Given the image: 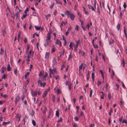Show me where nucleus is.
Here are the masks:
<instances>
[{
  "instance_id": "f257e3e1",
  "label": "nucleus",
  "mask_w": 127,
  "mask_h": 127,
  "mask_svg": "<svg viewBox=\"0 0 127 127\" xmlns=\"http://www.w3.org/2000/svg\"><path fill=\"white\" fill-rule=\"evenodd\" d=\"M48 75V74L46 72L45 75H43L42 76L39 77V79H40L42 81H43L44 80H46V78L47 77Z\"/></svg>"
},
{
  "instance_id": "f03ea898",
  "label": "nucleus",
  "mask_w": 127,
  "mask_h": 127,
  "mask_svg": "<svg viewBox=\"0 0 127 127\" xmlns=\"http://www.w3.org/2000/svg\"><path fill=\"white\" fill-rule=\"evenodd\" d=\"M46 43H45L44 44V45L45 47H47L48 45H49V44L51 42V41L49 40H46Z\"/></svg>"
},
{
  "instance_id": "7ed1b4c3",
  "label": "nucleus",
  "mask_w": 127,
  "mask_h": 127,
  "mask_svg": "<svg viewBox=\"0 0 127 127\" xmlns=\"http://www.w3.org/2000/svg\"><path fill=\"white\" fill-rule=\"evenodd\" d=\"M56 70L55 69H53L50 68L49 69V73H52V74H53L54 75V72H56Z\"/></svg>"
},
{
  "instance_id": "20e7f679",
  "label": "nucleus",
  "mask_w": 127,
  "mask_h": 127,
  "mask_svg": "<svg viewBox=\"0 0 127 127\" xmlns=\"http://www.w3.org/2000/svg\"><path fill=\"white\" fill-rule=\"evenodd\" d=\"M51 33V32H49L48 33L47 35L46 36V39L50 40L51 38V37L50 35V34Z\"/></svg>"
},
{
  "instance_id": "39448f33",
  "label": "nucleus",
  "mask_w": 127,
  "mask_h": 127,
  "mask_svg": "<svg viewBox=\"0 0 127 127\" xmlns=\"http://www.w3.org/2000/svg\"><path fill=\"white\" fill-rule=\"evenodd\" d=\"M56 44L60 47L61 46V41L57 39L56 41Z\"/></svg>"
},
{
  "instance_id": "423d86ee",
  "label": "nucleus",
  "mask_w": 127,
  "mask_h": 127,
  "mask_svg": "<svg viewBox=\"0 0 127 127\" xmlns=\"http://www.w3.org/2000/svg\"><path fill=\"white\" fill-rule=\"evenodd\" d=\"M20 100V97L18 95L16 97L15 100V103L16 104L17 102H18Z\"/></svg>"
},
{
  "instance_id": "0eeeda50",
  "label": "nucleus",
  "mask_w": 127,
  "mask_h": 127,
  "mask_svg": "<svg viewBox=\"0 0 127 127\" xmlns=\"http://www.w3.org/2000/svg\"><path fill=\"white\" fill-rule=\"evenodd\" d=\"M76 45L75 46V48L74 49V50L76 51L77 50V48L78 47V45L79 44V42L78 41H76Z\"/></svg>"
},
{
  "instance_id": "6e6552de",
  "label": "nucleus",
  "mask_w": 127,
  "mask_h": 127,
  "mask_svg": "<svg viewBox=\"0 0 127 127\" xmlns=\"http://www.w3.org/2000/svg\"><path fill=\"white\" fill-rule=\"evenodd\" d=\"M69 15H70V18L71 20H74V18H75V16L73 13H70Z\"/></svg>"
},
{
  "instance_id": "1a4fd4ad",
  "label": "nucleus",
  "mask_w": 127,
  "mask_h": 127,
  "mask_svg": "<svg viewBox=\"0 0 127 127\" xmlns=\"http://www.w3.org/2000/svg\"><path fill=\"white\" fill-rule=\"evenodd\" d=\"M64 14L67 15L68 17H69V16L70 13L67 10L64 12Z\"/></svg>"
},
{
  "instance_id": "9d476101",
  "label": "nucleus",
  "mask_w": 127,
  "mask_h": 127,
  "mask_svg": "<svg viewBox=\"0 0 127 127\" xmlns=\"http://www.w3.org/2000/svg\"><path fill=\"white\" fill-rule=\"evenodd\" d=\"M38 85L40 86V87H42V83L40 79H39L38 80Z\"/></svg>"
},
{
  "instance_id": "9b49d317",
  "label": "nucleus",
  "mask_w": 127,
  "mask_h": 127,
  "mask_svg": "<svg viewBox=\"0 0 127 127\" xmlns=\"http://www.w3.org/2000/svg\"><path fill=\"white\" fill-rule=\"evenodd\" d=\"M48 94V93L47 91H45L43 94L42 97L43 98L45 97Z\"/></svg>"
},
{
  "instance_id": "f8f14e48",
  "label": "nucleus",
  "mask_w": 127,
  "mask_h": 127,
  "mask_svg": "<svg viewBox=\"0 0 127 127\" xmlns=\"http://www.w3.org/2000/svg\"><path fill=\"white\" fill-rule=\"evenodd\" d=\"M88 6H89V8L90 9H91L93 11H95V8L93 7V6H92V5H89V4H88Z\"/></svg>"
},
{
  "instance_id": "ddd939ff",
  "label": "nucleus",
  "mask_w": 127,
  "mask_h": 127,
  "mask_svg": "<svg viewBox=\"0 0 127 127\" xmlns=\"http://www.w3.org/2000/svg\"><path fill=\"white\" fill-rule=\"evenodd\" d=\"M16 117L17 118H18V121H19L20 120V115L19 113H18L16 116Z\"/></svg>"
},
{
  "instance_id": "4468645a",
  "label": "nucleus",
  "mask_w": 127,
  "mask_h": 127,
  "mask_svg": "<svg viewBox=\"0 0 127 127\" xmlns=\"http://www.w3.org/2000/svg\"><path fill=\"white\" fill-rule=\"evenodd\" d=\"M56 116H57L58 117H59V110H57L56 111Z\"/></svg>"
},
{
  "instance_id": "2eb2a0df",
  "label": "nucleus",
  "mask_w": 127,
  "mask_h": 127,
  "mask_svg": "<svg viewBox=\"0 0 127 127\" xmlns=\"http://www.w3.org/2000/svg\"><path fill=\"white\" fill-rule=\"evenodd\" d=\"M49 56V53L46 52L45 54V58L47 59L48 58Z\"/></svg>"
},
{
  "instance_id": "dca6fc26",
  "label": "nucleus",
  "mask_w": 127,
  "mask_h": 127,
  "mask_svg": "<svg viewBox=\"0 0 127 127\" xmlns=\"http://www.w3.org/2000/svg\"><path fill=\"white\" fill-rule=\"evenodd\" d=\"M94 75L95 74L93 72L92 73V79L93 81H94Z\"/></svg>"
},
{
  "instance_id": "f3484780",
  "label": "nucleus",
  "mask_w": 127,
  "mask_h": 127,
  "mask_svg": "<svg viewBox=\"0 0 127 127\" xmlns=\"http://www.w3.org/2000/svg\"><path fill=\"white\" fill-rule=\"evenodd\" d=\"M11 70V67H10V65L8 64V66L7 67V70L8 71H9L10 70Z\"/></svg>"
},
{
  "instance_id": "a211bd4d",
  "label": "nucleus",
  "mask_w": 127,
  "mask_h": 127,
  "mask_svg": "<svg viewBox=\"0 0 127 127\" xmlns=\"http://www.w3.org/2000/svg\"><path fill=\"white\" fill-rule=\"evenodd\" d=\"M72 43L71 42L69 45V46L70 47V48H69L70 50L71 49V50H72L73 49V46H72Z\"/></svg>"
},
{
  "instance_id": "6ab92c4d",
  "label": "nucleus",
  "mask_w": 127,
  "mask_h": 127,
  "mask_svg": "<svg viewBox=\"0 0 127 127\" xmlns=\"http://www.w3.org/2000/svg\"><path fill=\"white\" fill-rule=\"evenodd\" d=\"M31 53H32V50H30V51H29V54L27 53V54L28 55H29L30 57V56L32 57L33 56V53H32V54H31Z\"/></svg>"
},
{
  "instance_id": "aec40b11",
  "label": "nucleus",
  "mask_w": 127,
  "mask_h": 127,
  "mask_svg": "<svg viewBox=\"0 0 127 127\" xmlns=\"http://www.w3.org/2000/svg\"><path fill=\"white\" fill-rule=\"evenodd\" d=\"M108 97L109 99L110 100L112 98V96H111V94L109 93L108 95Z\"/></svg>"
},
{
  "instance_id": "412c9836",
  "label": "nucleus",
  "mask_w": 127,
  "mask_h": 127,
  "mask_svg": "<svg viewBox=\"0 0 127 127\" xmlns=\"http://www.w3.org/2000/svg\"><path fill=\"white\" fill-rule=\"evenodd\" d=\"M116 28L118 30H119L120 28V25L119 24H118L116 27Z\"/></svg>"
},
{
  "instance_id": "4be33fe9",
  "label": "nucleus",
  "mask_w": 127,
  "mask_h": 127,
  "mask_svg": "<svg viewBox=\"0 0 127 127\" xmlns=\"http://www.w3.org/2000/svg\"><path fill=\"white\" fill-rule=\"evenodd\" d=\"M32 95L33 96H36L37 95V92H34L32 94Z\"/></svg>"
},
{
  "instance_id": "5701e85b",
  "label": "nucleus",
  "mask_w": 127,
  "mask_h": 127,
  "mask_svg": "<svg viewBox=\"0 0 127 127\" xmlns=\"http://www.w3.org/2000/svg\"><path fill=\"white\" fill-rule=\"evenodd\" d=\"M35 28L37 30H40L41 28L40 27H38L37 26H35Z\"/></svg>"
},
{
  "instance_id": "b1692460",
  "label": "nucleus",
  "mask_w": 127,
  "mask_h": 127,
  "mask_svg": "<svg viewBox=\"0 0 127 127\" xmlns=\"http://www.w3.org/2000/svg\"><path fill=\"white\" fill-rule=\"evenodd\" d=\"M53 65H55V64H56L57 62L56 61V59H54L53 61Z\"/></svg>"
},
{
  "instance_id": "393cba45",
  "label": "nucleus",
  "mask_w": 127,
  "mask_h": 127,
  "mask_svg": "<svg viewBox=\"0 0 127 127\" xmlns=\"http://www.w3.org/2000/svg\"><path fill=\"white\" fill-rule=\"evenodd\" d=\"M11 17L13 18L14 19L15 16L16 14H15L14 12L13 13L11 14Z\"/></svg>"
},
{
  "instance_id": "a878e982",
  "label": "nucleus",
  "mask_w": 127,
  "mask_h": 127,
  "mask_svg": "<svg viewBox=\"0 0 127 127\" xmlns=\"http://www.w3.org/2000/svg\"><path fill=\"white\" fill-rule=\"evenodd\" d=\"M72 56H71V53L70 54L69 56V57L68 59V60L69 61L72 58Z\"/></svg>"
},
{
  "instance_id": "bb28decb",
  "label": "nucleus",
  "mask_w": 127,
  "mask_h": 127,
  "mask_svg": "<svg viewBox=\"0 0 127 127\" xmlns=\"http://www.w3.org/2000/svg\"><path fill=\"white\" fill-rule=\"evenodd\" d=\"M124 33L125 34V36H126V38H127V35L126 32V29L125 28H124Z\"/></svg>"
},
{
  "instance_id": "cd10ccee",
  "label": "nucleus",
  "mask_w": 127,
  "mask_h": 127,
  "mask_svg": "<svg viewBox=\"0 0 127 127\" xmlns=\"http://www.w3.org/2000/svg\"><path fill=\"white\" fill-rule=\"evenodd\" d=\"M50 16L51 15L50 14H47L45 15L47 19V20L48 19V18L50 17Z\"/></svg>"
},
{
  "instance_id": "c85d7f7f",
  "label": "nucleus",
  "mask_w": 127,
  "mask_h": 127,
  "mask_svg": "<svg viewBox=\"0 0 127 127\" xmlns=\"http://www.w3.org/2000/svg\"><path fill=\"white\" fill-rule=\"evenodd\" d=\"M16 15L17 18L19 19L20 17L19 14V12H17V13H16Z\"/></svg>"
},
{
  "instance_id": "c756f323",
  "label": "nucleus",
  "mask_w": 127,
  "mask_h": 127,
  "mask_svg": "<svg viewBox=\"0 0 127 127\" xmlns=\"http://www.w3.org/2000/svg\"><path fill=\"white\" fill-rule=\"evenodd\" d=\"M2 35L3 36H4L6 34V31L5 30H4L2 31Z\"/></svg>"
},
{
  "instance_id": "7c9ffc66",
  "label": "nucleus",
  "mask_w": 127,
  "mask_h": 127,
  "mask_svg": "<svg viewBox=\"0 0 127 127\" xmlns=\"http://www.w3.org/2000/svg\"><path fill=\"white\" fill-rule=\"evenodd\" d=\"M64 50L63 52H61L60 53V56H61L64 55Z\"/></svg>"
},
{
  "instance_id": "2f4dec72",
  "label": "nucleus",
  "mask_w": 127,
  "mask_h": 127,
  "mask_svg": "<svg viewBox=\"0 0 127 127\" xmlns=\"http://www.w3.org/2000/svg\"><path fill=\"white\" fill-rule=\"evenodd\" d=\"M32 122L33 126H35V121L33 120H32Z\"/></svg>"
},
{
  "instance_id": "473e14b6",
  "label": "nucleus",
  "mask_w": 127,
  "mask_h": 127,
  "mask_svg": "<svg viewBox=\"0 0 127 127\" xmlns=\"http://www.w3.org/2000/svg\"><path fill=\"white\" fill-rule=\"evenodd\" d=\"M27 16V15L26 14L25 15H24L21 18V19L22 20H23L24 18H25Z\"/></svg>"
},
{
  "instance_id": "72a5a7b5",
  "label": "nucleus",
  "mask_w": 127,
  "mask_h": 127,
  "mask_svg": "<svg viewBox=\"0 0 127 127\" xmlns=\"http://www.w3.org/2000/svg\"><path fill=\"white\" fill-rule=\"evenodd\" d=\"M122 63L123 67H124V66H125V63L123 59L122 60Z\"/></svg>"
},
{
  "instance_id": "f704fd0d",
  "label": "nucleus",
  "mask_w": 127,
  "mask_h": 127,
  "mask_svg": "<svg viewBox=\"0 0 127 127\" xmlns=\"http://www.w3.org/2000/svg\"><path fill=\"white\" fill-rule=\"evenodd\" d=\"M56 1L57 3L60 4L61 5L62 4V3L60 2L59 0H56Z\"/></svg>"
},
{
  "instance_id": "c9c22d12",
  "label": "nucleus",
  "mask_w": 127,
  "mask_h": 127,
  "mask_svg": "<svg viewBox=\"0 0 127 127\" xmlns=\"http://www.w3.org/2000/svg\"><path fill=\"white\" fill-rule=\"evenodd\" d=\"M4 51L3 50L2 48H1L0 51V54L1 55L3 53Z\"/></svg>"
},
{
  "instance_id": "e433bc0d",
  "label": "nucleus",
  "mask_w": 127,
  "mask_h": 127,
  "mask_svg": "<svg viewBox=\"0 0 127 127\" xmlns=\"http://www.w3.org/2000/svg\"><path fill=\"white\" fill-rule=\"evenodd\" d=\"M83 64H82L79 66V71H80V70L81 69H82V67H83Z\"/></svg>"
},
{
  "instance_id": "4c0bfd02",
  "label": "nucleus",
  "mask_w": 127,
  "mask_h": 127,
  "mask_svg": "<svg viewBox=\"0 0 127 127\" xmlns=\"http://www.w3.org/2000/svg\"><path fill=\"white\" fill-rule=\"evenodd\" d=\"M30 74V72H27L25 75V77L26 78L27 77V76L29 75Z\"/></svg>"
},
{
  "instance_id": "58836bf2",
  "label": "nucleus",
  "mask_w": 127,
  "mask_h": 127,
  "mask_svg": "<svg viewBox=\"0 0 127 127\" xmlns=\"http://www.w3.org/2000/svg\"><path fill=\"white\" fill-rule=\"evenodd\" d=\"M78 26L77 25H76V27L75 28V30H76L77 31H78Z\"/></svg>"
},
{
  "instance_id": "ea45409f",
  "label": "nucleus",
  "mask_w": 127,
  "mask_h": 127,
  "mask_svg": "<svg viewBox=\"0 0 127 127\" xmlns=\"http://www.w3.org/2000/svg\"><path fill=\"white\" fill-rule=\"evenodd\" d=\"M30 58V57L29 56V55H28L27 57V59H26V60L28 62H29L30 61V60L29 59Z\"/></svg>"
},
{
  "instance_id": "a19ab883",
  "label": "nucleus",
  "mask_w": 127,
  "mask_h": 127,
  "mask_svg": "<svg viewBox=\"0 0 127 127\" xmlns=\"http://www.w3.org/2000/svg\"><path fill=\"white\" fill-rule=\"evenodd\" d=\"M114 42V40L113 39H111L110 41L109 42V44H112Z\"/></svg>"
},
{
  "instance_id": "79ce46f5",
  "label": "nucleus",
  "mask_w": 127,
  "mask_h": 127,
  "mask_svg": "<svg viewBox=\"0 0 127 127\" xmlns=\"http://www.w3.org/2000/svg\"><path fill=\"white\" fill-rule=\"evenodd\" d=\"M72 125L74 127H76L77 126V124H76L74 123L72 124Z\"/></svg>"
},
{
  "instance_id": "37998d69",
  "label": "nucleus",
  "mask_w": 127,
  "mask_h": 127,
  "mask_svg": "<svg viewBox=\"0 0 127 127\" xmlns=\"http://www.w3.org/2000/svg\"><path fill=\"white\" fill-rule=\"evenodd\" d=\"M75 120L76 121H78V118L77 117H76L74 118Z\"/></svg>"
},
{
  "instance_id": "c03bdc74",
  "label": "nucleus",
  "mask_w": 127,
  "mask_h": 127,
  "mask_svg": "<svg viewBox=\"0 0 127 127\" xmlns=\"http://www.w3.org/2000/svg\"><path fill=\"white\" fill-rule=\"evenodd\" d=\"M123 7L125 9L127 7V5L126 4L125 2H124L123 4Z\"/></svg>"
},
{
  "instance_id": "a18cd8bd",
  "label": "nucleus",
  "mask_w": 127,
  "mask_h": 127,
  "mask_svg": "<svg viewBox=\"0 0 127 127\" xmlns=\"http://www.w3.org/2000/svg\"><path fill=\"white\" fill-rule=\"evenodd\" d=\"M52 97H53L52 99H53V101L54 102H55V96L54 95H53Z\"/></svg>"
},
{
  "instance_id": "49530a36",
  "label": "nucleus",
  "mask_w": 127,
  "mask_h": 127,
  "mask_svg": "<svg viewBox=\"0 0 127 127\" xmlns=\"http://www.w3.org/2000/svg\"><path fill=\"white\" fill-rule=\"evenodd\" d=\"M93 45L95 48H98V46L97 45H96L95 44H93Z\"/></svg>"
},
{
  "instance_id": "de8ad7c7",
  "label": "nucleus",
  "mask_w": 127,
  "mask_h": 127,
  "mask_svg": "<svg viewBox=\"0 0 127 127\" xmlns=\"http://www.w3.org/2000/svg\"><path fill=\"white\" fill-rule=\"evenodd\" d=\"M113 74L111 75L112 78H113V76L114 75V72L113 71H112Z\"/></svg>"
},
{
  "instance_id": "09e8293b",
  "label": "nucleus",
  "mask_w": 127,
  "mask_h": 127,
  "mask_svg": "<svg viewBox=\"0 0 127 127\" xmlns=\"http://www.w3.org/2000/svg\"><path fill=\"white\" fill-rule=\"evenodd\" d=\"M97 85L98 86H99L101 84V82H100L99 81H98L97 83Z\"/></svg>"
},
{
  "instance_id": "8fccbe9b",
  "label": "nucleus",
  "mask_w": 127,
  "mask_h": 127,
  "mask_svg": "<svg viewBox=\"0 0 127 127\" xmlns=\"http://www.w3.org/2000/svg\"><path fill=\"white\" fill-rule=\"evenodd\" d=\"M25 97V96L24 95H23L21 97V99H22V101L24 99V98Z\"/></svg>"
},
{
  "instance_id": "3c124183",
  "label": "nucleus",
  "mask_w": 127,
  "mask_h": 127,
  "mask_svg": "<svg viewBox=\"0 0 127 127\" xmlns=\"http://www.w3.org/2000/svg\"><path fill=\"white\" fill-rule=\"evenodd\" d=\"M100 72L101 75V76H103V75H104L103 72V71H102V70H100Z\"/></svg>"
},
{
  "instance_id": "603ef678",
  "label": "nucleus",
  "mask_w": 127,
  "mask_h": 127,
  "mask_svg": "<svg viewBox=\"0 0 127 127\" xmlns=\"http://www.w3.org/2000/svg\"><path fill=\"white\" fill-rule=\"evenodd\" d=\"M7 124L6 122H3L2 124V126H4Z\"/></svg>"
},
{
  "instance_id": "864d4df0",
  "label": "nucleus",
  "mask_w": 127,
  "mask_h": 127,
  "mask_svg": "<svg viewBox=\"0 0 127 127\" xmlns=\"http://www.w3.org/2000/svg\"><path fill=\"white\" fill-rule=\"evenodd\" d=\"M92 92H93V90H91V91L90 92V97H91V96H92Z\"/></svg>"
},
{
  "instance_id": "5fc2aeb1",
  "label": "nucleus",
  "mask_w": 127,
  "mask_h": 127,
  "mask_svg": "<svg viewBox=\"0 0 127 127\" xmlns=\"http://www.w3.org/2000/svg\"><path fill=\"white\" fill-rule=\"evenodd\" d=\"M125 123L126 124H127V121L125 120H123L122 123Z\"/></svg>"
},
{
  "instance_id": "6e6d98bb",
  "label": "nucleus",
  "mask_w": 127,
  "mask_h": 127,
  "mask_svg": "<svg viewBox=\"0 0 127 127\" xmlns=\"http://www.w3.org/2000/svg\"><path fill=\"white\" fill-rule=\"evenodd\" d=\"M29 9L28 8H26V10L24 12L25 13H26L28 11Z\"/></svg>"
},
{
  "instance_id": "4d7b16f0",
  "label": "nucleus",
  "mask_w": 127,
  "mask_h": 127,
  "mask_svg": "<svg viewBox=\"0 0 127 127\" xmlns=\"http://www.w3.org/2000/svg\"><path fill=\"white\" fill-rule=\"evenodd\" d=\"M14 73L16 75H17L18 74L17 71V69L15 70L14 71Z\"/></svg>"
},
{
  "instance_id": "13d9d810",
  "label": "nucleus",
  "mask_w": 127,
  "mask_h": 127,
  "mask_svg": "<svg viewBox=\"0 0 127 127\" xmlns=\"http://www.w3.org/2000/svg\"><path fill=\"white\" fill-rule=\"evenodd\" d=\"M43 75H43V74L41 72H40V73L39 74V77H40L41 76H43Z\"/></svg>"
},
{
  "instance_id": "bf43d9fd",
  "label": "nucleus",
  "mask_w": 127,
  "mask_h": 127,
  "mask_svg": "<svg viewBox=\"0 0 127 127\" xmlns=\"http://www.w3.org/2000/svg\"><path fill=\"white\" fill-rule=\"evenodd\" d=\"M57 94H59L60 93V91L59 89H58L57 90Z\"/></svg>"
},
{
  "instance_id": "052dcab7",
  "label": "nucleus",
  "mask_w": 127,
  "mask_h": 127,
  "mask_svg": "<svg viewBox=\"0 0 127 127\" xmlns=\"http://www.w3.org/2000/svg\"><path fill=\"white\" fill-rule=\"evenodd\" d=\"M64 23V22L63 21H62V22L61 23V25H60V27L61 28H62V27L63 26V24Z\"/></svg>"
},
{
  "instance_id": "680f3d73",
  "label": "nucleus",
  "mask_w": 127,
  "mask_h": 127,
  "mask_svg": "<svg viewBox=\"0 0 127 127\" xmlns=\"http://www.w3.org/2000/svg\"><path fill=\"white\" fill-rule=\"evenodd\" d=\"M72 29V27L70 26L68 28L67 31H70L71 29Z\"/></svg>"
},
{
  "instance_id": "e2e57ef3",
  "label": "nucleus",
  "mask_w": 127,
  "mask_h": 127,
  "mask_svg": "<svg viewBox=\"0 0 127 127\" xmlns=\"http://www.w3.org/2000/svg\"><path fill=\"white\" fill-rule=\"evenodd\" d=\"M27 38L25 37V39H24V42L25 43H27Z\"/></svg>"
},
{
  "instance_id": "0e129e2a",
  "label": "nucleus",
  "mask_w": 127,
  "mask_h": 127,
  "mask_svg": "<svg viewBox=\"0 0 127 127\" xmlns=\"http://www.w3.org/2000/svg\"><path fill=\"white\" fill-rule=\"evenodd\" d=\"M34 112L33 110H32V114H31V115H32V116L34 115Z\"/></svg>"
},
{
  "instance_id": "69168bd1",
  "label": "nucleus",
  "mask_w": 127,
  "mask_h": 127,
  "mask_svg": "<svg viewBox=\"0 0 127 127\" xmlns=\"http://www.w3.org/2000/svg\"><path fill=\"white\" fill-rule=\"evenodd\" d=\"M54 77L55 78V79L57 80V79H59V76H54Z\"/></svg>"
},
{
  "instance_id": "338daca9",
  "label": "nucleus",
  "mask_w": 127,
  "mask_h": 127,
  "mask_svg": "<svg viewBox=\"0 0 127 127\" xmlns=\"http://www.w3.org/2000/svg\"><path fill=\"white\" fill-rule=\"evenodd\" d=\"M122 117H121L119 119V121L120 122H121L122 121Z\"/></svg>"
},
{
  "instance_id": "774afa93",
  "label": "nucleus",
  "mask_w": 127,
  "mask_h": 127,
  "mask_svg": "<svg viewBox=\"0 0 127 127\" xmlns=\"http://www.w3.org/2000/svg\"><path fill=\"white\" fill-rule=\"evenodd\" d=\"M54 4L53 3L52 4V5L50 6V8L51 9H52L53 7L54 6Z\"/></svg>"
}]
</instances>
